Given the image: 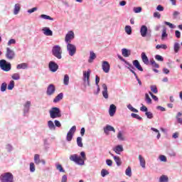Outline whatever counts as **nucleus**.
Returning <instances> with one entry per match:
<instances>
[{"label": "nucleus", "mask_w": 182, "mask_h": 182, "mask_svg": "<svg viewBox=\"0 0 182 182\" xmlns=\"http://www.w3.org/2000/svg\"><path fill=\"white\" fill-rule=\"evenodd\" d=\"M80 156L82 158L77 156V154H73L70 156V160L74 161V163H76V164H78L79 166H83L85 165V161L86 160V154L85 151H82Z\"/></svg>", "instance_id": "nucleus-1"}, {"label": "nucleus", "mask_w": 182, "mask_h": 182, "mask_svg": "<svg viewBox=\"0 0 182 182\" xmlns=\"http://www.w3.org/2000/svg\"><path fill=\"white\" fill-rule=\"evenodd\" d=\"M1 182H14V175L11 172H6L0 176Z\"/></svg>", "instance_id": "nucleus-2"}, {"label": "nucleus", "mask_w": 182, "mask_h": 182, "mask_svg": "<svg viewBox=\"0 0 182 182\" xmlns=\"http://www.w3.org/2000/svg\"><path fill=\"white\" fill-rule=\"evenodd\" d=\"M50 117L51 119H58V117H62V114L60 113V109L58 107H53L49 111Z\"/></svg>", "instance_id": "nucleus-3"}, {"label": "nucleus", "mask_w": 182, "mask_h": 182, "mask_svg": "<svg viewBox=\"0 0 182 182\" xmlns=\"http://www.w3.org/2000/svg\"><path fill=\"white\" fill-rule=\"evenodd\" d=\"M53 55L58 59H62V48L59 46H55L52 49Z\"/></svg>", "instance_id": "nucleus-4"}, {"label": "nucleus", "mask_w": 182, "mask_h": 182, "mask_svg": "<svg viewBox=\"0 0 182 182\" xmlns=\"http://www.w3.org/2000/svg\"><path fill=\"white\" fill-rule=\"evenodd\" d=\"M0 68L2 70H4V72H9L11 70V63H7L5 60H1Z\"/></svg>", "instance_id": "nucleus-5"}, {"label": "nucleus", "mask_w": 182, "mask_h": 182, "mask_svg": "<svg viewBox=\"0 0 182 182\" xmlns=\"http://www.w3.org/2000/svg\"><path fill=\"white\" fill-rule=\"evenodd\" d=\"M15 51L10 48H6V58L9 59V60H12L15 58Z\"/></svg>", "instance_id": "nucleus-6"}, {"label": "nucleus", "mask_w": 182, "mask_h": 182, "mask_svg": "<svg viewBox=\"0 0 182 182\" xmlns=\"http://www.w3.org/2000/svg\"><path fill=\"white\" fill-rule=\"evenodd\" d=\"M67 50L70 56H73L76 53V46L70 43H68L67 45Z\"/></svg>", "instance_id": "nucleus-7"}, {"label": "nucleus", "mask_w": 182, "mask_h": 182, "mask_svg": "<svg viewBox=\"0 0 182 182\" xmlns=\"http://www.w3.org/2000/svg\"><path fill=\"white\" fill-rule=\"evenodd\" d=\"M73 39H75V33H73L72 31H68V33L65 35V42L66 43H70Z\"/></svg>", "instance_id": "nucleus-8"}, {"label": "nucleus", "mask_w": 182, "mask_h": 182, "mask_svg": "<svg viewBox=\"0 0 182 182\" xmlns=\"http://www.w3.org/2000/svg\"><path fill=\"white\" fill-rule=\"evenodd\" d=\"M83 77L84 82H87V85L90 86V70L83 71Z\"/></svg>", "instance_id": "nucleus-9"}, {"label": "nucleus", "mask_w": 182, "mask_h": 182, "mask_svg": "<svg viewBox=\"0 0 182 182\" xmlns=\"http://www.w3.org/2000/svg\"><path fill=\"white\" fill-rule=\"evenodd\" d=\"M102 68L105 73H109V72L110 71V64H109V62L102 61Z\"/></svg>", "instance_id": "nucleus-10"}, {"label": "nucleus", "mask_w": 182, "mask_h": 182, "mask_svg": "<svg viewBox=\"0 0 182 182\" xmlns=\"http://www.w3.org/2000/svg\"><path fill=\"white\" fill-rule=\"evenodd\" d=\"M48 68H49L50 72H56V70H58V69H59V65H58V64H56V63H55L53 61H50L48 64Z\"/></svg>", "instance_id": "nucleus-11"}, {"label": "nucleus", "mask_w": 182, "mask_h": 182, "mask_svg": "<svg viewBox=\"0 0 182 182\" xmlns=\"http://www.w3.org/2000/svg\"><path fill=\"white\" fill-rule=\"evenodd\" d=\"M55 90H56V88H55V85H53V84H50L47 88L46 94L48 95V96H52V95L55 93Z\"/></svg>", "instance_id": "nucleus-12"}, {"label": "nucleus", "mask_w": 182, "mask_h": 182, "mask_svg": "<svg viewBox=\"0 0 182 182\" xmlns=\"http://www.w3.org/2000/svg\"><path fill=\"white\" fill-rule=\"evenodd\" d=\"M109 132H113V133H116V129L114 127L107 124L105 127H104V133H105L107 136H109Z\"/></svg>", "instance_id": "nucleus-13"}, {"label": "nucleus", "mask_w": 182, "mask_h": 182, "mask_svg": "<svg viewBox=\"0 0 182 182\" xmlns=\"http://www.w3.org/2000/svg\"><path fill=\"white\" fill-rule=\"evenodd\" d=\"M116 105L112 104L109 106V116L111 117H113V116H114V114H116Z\"/></svg>", "instance_id": "nucleus-14"}, {"label": "nucleus", "mask_w": 182, "mask_h": 182, "mask_svg": "<svg viewBox=\"0 0 182 182\" xmlns=\"http://www.w3.org/2000/svg\"><path fill=\"white\" fill-rule=\"evenodd\" d=\"M109 154L113 157L117 166H122V159H120V157L117 156H114L113 155V154L109 152Z\"/></svg>", "instance_id": "nucleus-15"}, {"label": "nucleus", "mask_w": 182, "mask_h": 182, "mask_svg": "<svg viewBox=\"0 0 182 182\" xmlns=\"http://www.w3.org/2000/svg\"><path fill=\"white\" fill-rule=\"evenodd\" d=\"M102 96L105 97V99H109V94L107 93V85L106 84L102 85Z\"/></svg>", "instance_id": "nucleus-16"}, {"label": "nucleus", "mask_w": 182, "mask_h": 182, "mask_svg": "<svg viewBox=\"0 0 182 182\" xmlns=\"http://www.w3.org/2000/svg\"><path fill=\"white\" fill-rule=\"evenodd\" d=\"M140 33L142 38H146L147 35V26H141V30H140Z\"/></svg>", "instance_id": "nucleus-17"}, {"label": "nucleus", "mask_w": 182, "mask_h": 182, "mask_svg": "<svg viewBox=\"0 0 182 182\" xmlns=\"http://www.w3.org/2000/svg\"><path fill=\"white\" fill-rule=\"evenodd\" d=\"M133 65H134V67L138 69V70H139L140 72H143V68L141 67V65H140V63L139 62V60H134L132 62Z\"/></svg>", "instance_id": "nucleus-18"}, {"label": "nucleus", "mask_w": 182, "mask_h": 182, "mask_svg": "<svg viewBox=\"0 0 182 182\" xmlns=\"http://www.w3.org/2000/svg\"><path fill=\"white\" fill-rule=\"evenodd\" d=\"M141 58L142 62L144 63V65H149L150 63L149 62V58L146 55V53H142L141 54Z\"/></svg>", "instance_id": "nucleus-19"}, {"label": "nucleus", "mask_w": 182, "mask_h": 182, "mask_svg": "<svg viewBox=\"0 0 182 182\" xmlns=\"http://www.w3.org/2000/svg\"><path fill=\"white\" fill-rule=\"evenodd\" d=\"M139 160L142 168H146V159H144L141 155H139Z\"/></svg>", "instance_id": "nucleus-20"}, {"label": "nucleus", "mask_w": 182, "mask_h": 182, "mask_svg": "<svg viewBox=\"0 0 182 182\" xmlns=\"http://www.w3.org/2000/svg\"><path fill=\"white\" fill-rule=\"evenodd\" d=\"M43 31L44 35H46V36H52L53 35V32L50 28H43Z\"/></svg>", "instance_id": "nucleus-21"}, {"label": "nucleus", "mask_w": 182, "mask_h": 182, "mask_svg": "<svg viewBox=\"0 0 182 182\" xmlns=\"http://www.w3.org/2000/svg\"><path fill=\"white\" fill-rule=\"evenodd\" d=\"M122 55L124 58H129L131 55L130 50H127V48H122Z\"/></svg>", "instance_id": "nucleus-22"}, {"label": "nucleus", "mask_w": 182, "mask_h": 182, "mask_svg": "<svg viewBox=\"0 0 182 182\" xmlns=\"http://www.w3.org/2000/svg\"><path fill=\"white\" fill-rule=\"evenodd\" d=\"M63 99V93L58 94L55 99L53 100L54 103H58V102H60Z\"/></svg>", "instance_id": "nucleus-23"}, {"label": "nucleus", "mask_w": 182, "mask_h": 182, "mask_svg": "<svg viewBox=\"0 0 182 182\" xmlns=\"http://www.w3.org/2000/svg\"><path fill=\"white\" fill-rule=\"evenodd\" d=\"M95 59H96V53H95V52H93V51H90V58L88 60L89 63H92V62H93V60H95Z\"/></svg>", "instance_id": "nucleus-24"}, {"label": "nucleus", "mask_w": 182, "mask_h": 182, "mask_svg": "<svg viewBox=\"0 0 182 182\" xmlns=\"http://www.w3.org/2000/svg\"><path fill=\"white\" fill-rule=\"evenodd\" d=\"M114 151L117 153V154H120V152L123 151V146L117 145L114 149Z\"/></svg>", "instance_id": "nucleus-25"}, {"label": "nucleus", "mask_w": 182, "mask_h": 182, "mask_svg": "<svg viewBox=\"0 0 182 182\" xmlns=\"http://www.w3.org/2000/svg\"><path fill=\"white\" fill-rule=\"evenodd\" d=\"M28 63H22L21 64L17 65L16 69H28Z\"/></svg>", "instance_id": "nucleus-26"}, {"label": "nucleus", "mask_w": 182, "mask_h": 182, "mask_svg": "<svg viewBox=\"0 0 182 182\" xmlns=\"http://www.w3.org/2000/svg\"><path fill=\"white\" fill-rule=\"evenodd\" d=\"M19 11H21V4H15L14 11V15H18V14H19Z\"/></svg>", "instance_id": "nucleus-27"}, {"label": "nucleus", "mask_w": 182, "mask_h": 182, "mask_svg": "<svg viewBox=\"0 0 182 182\" xmlns=\"http://www.w3.org/2000/svg\"><path fill=\"white\" fill-rule=\"evenodd\" d=\"M34 163L36 164H40L41 163L40 156L38 154L34 155Z\"/></svg>", "instance_id": "nucleus-28"}, {"label": "nucleus", "mask_w": 182, "mask_h": 182, "mask_svg": "<svg viewBox=\"0 0 182 182\" xmlns=\"http://www.w3.org/2000/svg\"><path fill=\"white\" fill-rule=\"evenodd\" d=\"M159 182H168V176L166 175H162L159 178Z\"/></svg>", "instance_id": "nucleus-29"}, {"label": "nucleus", "mask_w": 182, "mask_h": 182, "mask_svg": "<svg viewBox=\"0 0 182 182\" xmlns=\"http://www.w3.org/2000/svg\"><path fill=\"white\" fill-rule=\"evenodd\" d=\"M48 126L50 130H55L56 129L55 124H53V122H52V121L48 122Z\"/></svg>", "instance_id": "nucleus-30"}, {"label": "nucleus", "mask_w": 182, "mask_h": 182, "mask_svg": "<svg viewBox=\"0 0 182 182\" xmlns=\"http://www.w3.org/2000/svg\"><path fill=\"white\" fill-rule=\"evenodd\" d=\"M150 63L153 68H156V69H159V68H160V65L157 63H156L154 59H151Z\"/></svg>", "instance_id": "nucleus-31"}, {"label": "nucleus", "mask_w": 182, "mask_h": 182, "mask_svg": "<svg viewBox=\"0 0 182 182\" xmlns=\"http://www.w3.org/2000/svg\"><path fill=\"white\" fill-rule=\"evenodd\" d=\"M173 49H174L175 53H178V51L180 50V43H175L173 46Z\"/></svg>", "instance_id": "nucleus-32"}, {"label": "nucleus", "mask_w": 182, "mask_h": 182, "mask_svg": "<svg viewBox=\"0 0 182 182\" xmlns=\"http://www.w3.org/2000/svg\"><path fill=\"white\" fill-rule=\"evenodd\" d=\"M14 87H15V81L14 80H11L10 81L8 87H7V89L9 90H12V89H14Z\"/></svg>", "instance_id": "nucleus-33"}, {"label": "nucleus", "mask_w": 182, "mask_h": 182, "mask_svg": "<svg viewBox=\"0 0 182 182\" xmlns=\"http://www.w3.org/2000/svg\"><path fill=\"white\" fill-rule=\"evenodd\" d=\"M63 84L65 86H68V85H69V75H64Z\"/></svg>", "instance_id": "nucleus-34"}, {"label": "nucleus", "mask_w": 182, "mask_h": 182, "mask_svg": "<svg viewBox=\"0 0 182 182\" xmlns=\"http://www.w3.org/2000/svg\"><path fill=\"white\" fill-rule=\"evenodd\" d=\"M151 92H152V93H154L155 95H157V93H159V90H157V86L151 85Z\"/></svg>", "instance_id": "nucleus-35"}, {"label": "nucleus", "mask_w": 182, "mask_h": 182, "mask_svg": "<svg viewBox=\"0 0 182 182\" xmlns=\"http://www.w3.org/2000/svg\"><path fill=\"white\" fill-rule=\"evenodd\" d=\"M125 174L128 177H132V168L130 166H128V168L126 169Z\"/></svg>", "instance_id": "nucleus-36"}, {"label": "nucleus", "mask_w": 182, "mask_h": 182, "mask_svg": "<svg viewBox=\"0 0 182 182\" xmlns=\"http://www.w3.org/2000/svg\"><path fill=\"white\" fill-rule=\"evenodd\" d=\"M77 144L78 147H83V143L82 142V137L78 136L77 138Z\"/></svg>", "instance_id": "nucleus-37"}, {"label": "nucleus", "mask_w": 182, "mask_h": 182, "mask_svg": "<svg viewBox=\"0 0 182 182\" xmlns=\"http://www.w3.org/2000/svg\"><path fill=\"white\" fill-rule=\"evenodd\" d=\"M11 77L12 79H14V80H19L21 79V75H19V73H16L13 74Z\"/></svg>", "instance_id": "nucleus-38"}, {"label": "nucleus", "mask_w": 182, "mask_h": 182, "mask_svg": "<svg viewBox=\"0 0 182 182\" xmlns=\"http://www.w3.org/2000/svg\"><path fill=\"white\" fill-rule=\"evenodd\" d=\"M181 116H182L181 112H178L176 115V119H177L178 123H179L180 124H182V118L181 117Z\"/></svg>", "instance_id": "nucleus-39"}, {"label": "nucleus", "mask_w": 182, "mask_h": 182, "mask_svg": "<svg viewBox=\"0 0 182 182\" xmlns=\"http://www.w3.org/2000/svg\"><path fill=\"white\" fill-rule=\"evenodd\" d=\"M145 100L148 105H151V98L149 96V94H145Z\"/></svg>", "instance_id": "nucleus-40"}, {"label": "nucleus", "mask_w": 182, "mask_h": 182, "mask_svg": "<svg viewBox=\"0 0 182 182\" xmlns=\"http://www.w3.org/2000/svg\"><path fill=\"white\" fill-rule=\"evenodd\" d=\"M41 18H42L43 19H48L49 21H53V18L46 14H41Z\"/></svg>", "instance_id": "nucleus-41"}, {"label": "nucleus", "mask_w": 182, "mask_h": 182, "mask_svg": "<svg viewBox=\"0 0 182 182\" xmlns=\"http://www.w3.org/2000/svg\"><path fill=\"white\" fill-rule=\"evenodd\" d=\"M125 32L127 35H132V27L130 26H127L125 27Z\"/></svg>", "instance_id": "nucleus-42"}, {"label": "nucleus", "mask_w": 182, "mask_h": 182, "mask_svg": "<svg viewBox=\"0 0 182 182\" xmlns=\"http://www.w3.org/2000/svg\"><path fill=\"white\" fill-rule=\"evenodd\" d=\"M156 49H164V50H166V49H167V45H166V44H161V45H157L156 46Z\"/></svg>", "instance_id": "nucleus-43"}, {"label": "nucleus", "mask_w": 182, "mask_h": 182, "mask_svg": "<svg viewBox=\"0 0 182 182\" xmlns=\"http://www.w3.org/2000/svg\"><path fill=\"white\" fill-rule=\"evenodd\" d=\"M72 139H73V134L68 132L66 136L67 141H72Z\"/></svg>", "instance_id": "nucleus-44"}, {"label": "nucleus", "mask_w": 182, "mask_h": 182, "mask_svg": "<svg viewBox=\"0 0 182 182\" xmlns=\"http://www.w3.org/2000/svg\"><path fill=\"white\" fill-rule=\"evenodd\" d=\"M117 139L121 141L124 140V136H123V133L120 131L118 132Z\"/></svg>", "instance_id": "nucleus-45"}, {"label": "nucleus", "mask_w": 182, "mask_h": 182, "mask_svg": "<svg viewBox=\"0 0 182 182\" xmlns=\"http://www.w3.org/2000/svg\"><path fill=\"white\" fill-rule=\"evenodd\" d=\"M7 86L6 82H3L1 85V92H5Z\"/></svg>", "instance_id": "nucleus-46"}, {"label": "nucleus", "mask_w": 182, "mask_h": 182, "mask_svg": "<svg viewBox=\"0 0 182 182\" xmlns=\"http://www.w3.org/2000/svg\"><path fill=\"white\" fill-rule=\"evenodd\" d=\"M75 132H76V126H73L68 132L70 134H73V135L75 134Z\"/></svg>", "instance_id": "nucleus-47"}, {"label": "nucleus", "mask_w": 182, "mask_h": 182, "mask_svg": "<svg viewBox=\"0 0 182 182\" xmlns=\"http://www.w3.org/2000/svg\"><path fill=\"white\" fill-rule=\"evenodd\" d=\"M56 168L58 170L60 173H65V170H63V167L60 164L56 165Z\"/></svg>", "instance_id": "nucleus-48"}, {"label": "nucleus", "mask_w": 182, "mask_h": 182, "mask_svg": "<svg viewBox=\"0 0 182 182\" xmlns=\"http://www.w3.org/2000/svg\"><path fill=\"white\" fill-rule=\"evenodd\" d=\"M131 116L134 119H136L137 120H141V117L139 116V114H137L132 113Z\"/></svg>", "instance_id": "nucleus-49"}, {"label": "nucleus", "mask_w": 182, "mask_h": 182, "mask_svg": "<svg viewBox=\"0 0 182 182\" xmlns=\"http://www.w3.org/2000/svg\"><path fill=\"white\" fill-rule=\"evenodd\" d=\"M107 174H109V171H107V170L102 169L101 171V176H102V177H106V176H107Z\"/></svg>", "instance_id": "nucleus-50"}, {"label": "nucleus", "mask_w": 182, "mask_h": 182, "mask_svg": "<svg viewBox=\"0 0 182 182\" xmlns=\"http://www.w3.org/2000/svg\"><path fill=\"white\" fill-rule=\"evenodd\" d=\"M155 59L156 60H158L159 62H163V60H164V58H163V56H161L160 55H156L155 56Z\"/></svg>", "instance_id": "nucleus-51"}, {"label": "nucleus", "mask_w": 182, "mask_h": 182, "mask_svg": "<svg viewBox=\"0 0 182 182\" xmlns=\"http://www.w3.org/2000/svg\"><path fill=\"white\" fill-rule=\"evenodd\" d=\"M16 43V41L14 38H11L9 41L7 45L8 46H11V45H15Z\"/></svg>", "instance_id": "nucleus-52"}, {"label": "nucleus", "mask_w": 182, "mask_h": 182, "mask_svg": "<svg viewBox=\"0 0 182 182\" xmlns=\"http://www.w3.org/2000/svg\"><path fill=\"white\" fill-rule=\"evenodd\" d=\"M30 171L31 173H33V171H35V164H33V162H31L30 164Z\"/></svg>", "instance_id": "nucleus-53"}, {"label": "nucleus", "mask_w": 182, "mask_h": 182, "mask_svg": "<svg viewBox=\"0 0 182 182\" xmlns=\"http://www.w3.org/2000/svg\"><path fill=\"white\" fill-rule=\"evenodd\" d=\"M162 39H164V38H167V31L166 28H164L162 31V36H161Z\"/></svg>", "instance_id": "nucleus-54"}, {"label": "nucleus", "mask_w": 182, "mask_h": 182, "mask_svg": "<svg viewBox=\"0 0 182 182\" xmlns=\"http://www.w3.org/2000/svg\"><path fill=\"white\" fill-rule=\"evenodd\" d=\"M134 12L135 14H140V12H141V7H134Z\"/></svg>", "instance_id": "nucleus-55"}, {"label": "nucleus", "mask_w": 182, "mask_h": 182, "mask_svg": "<svg viewBox=\"0 0 182 182\" xmlns=\"http://www.w3.org/2000/svg\"><path fill=\"white\" fill-rule=\"evenodd\" d=\"M145 114L148 119H153V113L151 112H146Z\"/></svg>", "instance_id": "nucleus-56"}, {"label": "nucleus", "mask_w": 182, "mask_h": 182, "mask_svg": "<svg viewBox=\"0 0 182 182\" xmlns=\"http://www.w3.org/2000/svg\"><path fill=\"white\" fill-rule=\"evenodd\" d=\"M154 18H157L158 19H160L161 18V14L159 13L158 11H156L154 13Z\"/></svg>", "instance_id": "nucleus-57"}, {"label": "nucleus", "mask_w": 182, "mask_h": 182, "mask_svg": "<svg viewBox=\"0 0 182 182\" xmlns=\"http://www.w3.org/2000/svg\"><path fill=\"white\" fill-rule=\"evenodd\" d=\"M150 96H151L152 99H154L155 100V102H157V100H159V97H157V96L153 95V92H149Z\"/></svg>", "instance_id": "nucleus-58"}, {"label": "nucleus", "mask_w": 182, "mask_h": 182, "mask_svg": "<svg viewBox=\"0 0 182 182\" xmlns=\"http://www.w3.org/2000/svg\"><path fill=\"white\" fill-rule=\"evenodd\" d=\"M159 160H160L161 161H164V162H166V161H167V157H166V156H164V155H161V156H159Z\"/></svg>", "instance_id": "nucleus-59"}, {"label": "nucleus", "mask_w": 182, "mask_h": 182, "mask_svg": "<svg viewBox=\"0 0 182 182\" xmlns=\"http://www.w3.org/2000/svg\"><path fill=\"white\" fill-rule=\"evenodd\" d=\"M157 11H159L160 12H163L164 11V7L161 5H158L156 7Z\"/></svg>", "instance_id": "nucleus-60"}, {"label": "nucleus", "mask_w": 182, "mask_h": 182, "mask_svg": "<svg viewBox=\"0 0 182 182\" xmlns=\"http://www.w3.org/2000/svg\"><path fill=\"white\" fill-rule=\"evenodd\" d=\"M30 107H31V101H27L24 105V107L25 109H29Z\"/></svg>", "instance_id": "nucleus-61"}, {"label": "nucleus", "mask_w": 182, "mask_h": 182, "mask_svg": "<svg viewBox=\"0 0 182 182\" xmlns=\"http://www.w3.org/2000/svg\"><path fill=\"white\" fill-rule=\"evenodd\" d=\"M140 110L141 112H146V113H147V107L143 105L142 107H140Z\"/></svg>", "instance_id": "nucleus-62"}, {"label": "nucleus", "mask_w": 182, "mask_h": 182, "mask_svg": "<svg viewBox=\"0 0 182 182\" xmlns=\"http://www.w3.org/2000/svg\"><path fill=\"white\" fill-rule=\"evenodd\" d=\"M54 123L56 126V127H61L62 124H60V122L58 121V120H55Z\"/></svg>", "instance_id": "nucleus-63"}, {"label": "nucleus", "mask_w": 182, "mask_h": 182, "mask_svg": "<svg viewBox=\"0 0 182 182\" xmlns=\"http://www.w3.org/2000/svg\"><path fill=\"white\" fill-rule=\"evenodd\" d=\"M61 182H68V176L66 175L63 176Z\"/></svg>", "instance_id": "nucleus-64"}]
</instances>
